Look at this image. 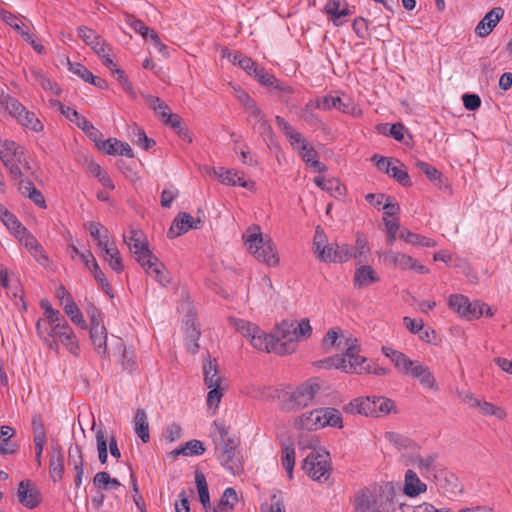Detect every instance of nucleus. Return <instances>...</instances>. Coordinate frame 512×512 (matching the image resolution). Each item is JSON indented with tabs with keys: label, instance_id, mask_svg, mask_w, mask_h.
Masks as SVG:
<instances>
[{
	"label": "nucleus",
	"instance_id": "obj_44",
	"mask_svg": "<svg viewBox=\"0 0 512 512\" xmlns=\"http://www.w3.org/2000/svg\"><path fill=\"white\" fill-rule=\"evenodd\" d=\"M327 244V237L326 234L321 226H317L315 229L314 237H313V245L312 250L314 255L317 257V259H320V253L322 250L326 252V249L328 248Z\"/></svg>",
	"mask_w": 512,
	"mask_h": 512
},
{
	"label": "nucleus",
	"instance_id": "obj_16",
	"mask_svg": "<svg viewBox=\"0 0 512 512\" xmlns=\"http://www.w3.org/2000/svg\"><path fill=\"white\" fill-rule=\"evenodd\" d=\"M380 281V276L370 265H360L356 268L353 285L356 289L366 288Z\"/></svg>",
	"mask_w": 512,
	"mask_h": 512
},
{
	"label": "nucleus",
	"instance_id": "obj_49",
	"mask_svg": "<svg viewBox=\"0 0 512 512\" xmlns=\"http://www.w3.org/2000/svg\"><path fill=\"white\" fill-rule=\"evenodd\" d=\"M476 408L485 416H495L501 420L507 416V413L501 407L487 401L480 400Z\"/></svg>",
	"mask_w": 512,
	"mask_h": 512
},
{
	"label": "nucleus",
	"instance_id": "obj_1",
	"mask_svg": "<svg viewBox=\"0 0 512 512\" xmlns=\"http://www.w3.org/2000/svg\"><path fill=\"white\" fill-rule=\"evenodd\" d=\"M396 491L392 483L374 489H362L354 497V512H390L395 510Z\"/></svg>",
	"mask_w": 512,
	"mask_h": 512
},
{
	"label": "nucleus",
	"instance_id": "obj_37",
	"mask_svg": "<svg viewBox=\"0 0 512 512\" xmlns=\"http://www.w3.org/2000/svg\"><path fill=\"white\" fill-rule=\"evenodd\" d=\"M373 400L375 401V416L380 417L384 415H388L389 413H396V405L395 402L384 396H373Z\"/></svg>",
	"mask_w": 512,
	"mask_h": 512
},
{
	"label": "nucleus",
	"instance_id": "obj_55",
	"mask_svg": "<svg viewBox=\"0 0 512 512\" xmlns=\"http://www.w3.org/2000/svg\"><path fill=\"white\" fill-rule=\"evenodd\" d=\"M385 438L398 449H409L414 445L411 439L396 432H386Z\"/></svg>",
	"mask_w": 512,
	"mask_h": 512
},
{
	"label": "nucleus",
	"instance_id": "obj_57",
	"mask_svg": "<svg viewBox=\"0 0 512 512\" xmlns=\"http://www.w3.org/2000/svg\"><path fill=\"white\" fill-rule=\"evenodd\" d=\"M0 17L7 25L12 27L19 34L20 31L24 30L27 27L17 15H14L9 11L1 10Z\"/></svg>",
	"mask_w": 512,
	"mask_h": 512
},
{
	"label": "nucleus",
	"instance_id": "obj_50",
	"mask_svg": "<svg viewBox=\"0 0 512 512\" xmlns=\"http://www.w3.org/2000/svg\"><path fill=\"white\" fill-rule=\"evenodd\" d=\"M407 364L401 366L398 370L405 375H409L415 379H417L423 372L427 366L423 365L419 361H413L407 357Z\"/></svg>",
	"mask_w": 512,
	"mask_h": 512
},
{
	"label": "nucleus",
	"instance_id": "obj_28",
	"mask_svg": "<svg viewBox=\"0 0 512 512\" xmlns=\"http://www.w3.org/2000/svg\"><path fill=\"white\" fill-rule=\"evenodd\" d=\"M238 503L236 490L232 487L226 488L218 504L213 507V512H232Z\"/></svg>",
	"mask_w": 512,
	"mask_h": 512
},
{
	"label": "nucleus",
	"instance_id": "obj_46",
	"mask_svg": "<svg viewBox=\"0 0 512 512\" xmlns=\"http://www.w3.org/2000/svg\"><path fill=\"white\" fill-rule=\"evenodd\" d=\"M230 323L239 331L244 337L251 339L254 333H258V326L243 319L230 318Z\"/></svg>",
	"mask_w": 512,
	"mask_h": 512
},
{
	"label": "nucleus",
	"instance_id": "obj_62",
	"mask_svg": "<svg viewBox=\"0 0 512 512\" xmlns=\"http://www.w3.org/2000/svg\"><path fill=\"white\" fill-rule=\"evenodd\" d=\"M484 306H485V303H482L480 301L470 302L468 300L464 318H466L468 320L478 319L479 317H481L484 314Z\"/></svg>",
	"mask_w": 512,
	"mask_h": 512
},
{
	"label": "nucleus",
	"instance_id": "obj_60",
	"mask_svg": "<svg viewBox=\"0 0 512 512\" xmlns=\"http://www.w3.org/2000/svg\"><path fill=\"white\" fill-rule=\"evenodd\" d=\"M382 352L386 357L390 358L397 369L408 363L407 356L404 353L394 350L391 347L383 346Z\"/></svg>",
	"mask_w": 512,
	"mask_h": 512
},
{
	"label": "nucleus",
	"instance_id": "obj_45",
	"mask_svg": "<svg viewBox=\"0 0 512 512\" xmlns=\"http://www.w3.org/2000/svg\"><path fill=\"white\" fill-rule=\"evenodd\" d=\"M282 465L287 472L289 479L293 477V469L295 465V449L293 445H285L282 448Z\"/></svg>",
	"mask_w": 512,
	"mask_h": 512
},
{
	"label": "nucleus",
	"instance_id": "obj_54",
	"mask_svg": "<svg viewBox=\"0 0 512 512\" xmlns=\"http://www.w3.org/2000/svg\"><path fill=\"white\" fill-rule=\"evenodd\" d=\"M104 259L116 273H121L124 270L123 260L117 247H111L109 254H106Z\"/></svg>",
	"mask_w": 512,
	"mask_h": 512
},
{
	"label": "nucleus",
	"instance_id": "obj_8",
	"mask_svg": "<svg viewBox=\"0 0 512 512\" xmlns=\"http://www.w3.org/2000/svg\"><path fill=\"white\" fill-rule=\"evenodd\" d=\"M348 339L345 340L343 346H347L345 353H343V357L346 358V362L343 363L342 371L345 373H356L362 374L365 372L366 365L369 364L366 357L358 354L359 347L357 345V340L354 339L351 344L348 343Z\"/></svg>",
	"mask_w": 512,
	"mask_h": 512
},
{
	"label": "nucleus",
	"instance_id": "obj_32",
	"mask_svg": "<svg viewBox=\"0 0 512 512\" xmlns=\"http://www.w3.org/2000/svg\"><path fill=\"white\" fill-rule=\"evenodd\" d=\"M311 101L314 103L317 109L329 110L331 108H336L344 113L351 112V109H349L348 105H343V107H340V104H342V98L340 97L324 96L322 98H317Z\"/></svg>",
	"mask_w": 512,
	"mask_h": 512
},
{
	"label": "nucleus",
	"instance_id": "obj_20",
	"mask_svg": "<svg viewBox=\"0 0 512 512\" xmlns=\"http://www.w3.org/2000/svg\"><path fill=\"white\" fill-rule=\"evenodd\" d=\"M78 36L89 45L95 53L99 56L102 52L108 49L105 41L101 40L100 36L92 29L86 26H79L77 29Z\"/></svg>",
	"mask_w": 512,
	"mask_h": 512
},
{
	"label": "nucleus",
	"instance_id": "obj_30",
	"mask_svg": "<svg viewBox=\"0 0 512 512\" xmlns=\"http://www.w3.org/2000/svg\"><path fill=\"white\" fill-rule=\"evenodd\" d=\"M134 430L138 437L147 443L150 440L148 417L143 409H137L134 416Z\"/></svg>",
	"mask_w": 512,
	"mask_h": 512
},
{
	"label": "nucleus",
	"instance_id": "obj_59",
	"mask_svg": "<svg viewBox=\"0 0 512 512\" xmlns=\"http://www.w3.org/2000/svg\"><path fill=\"white\" fill-rule=\"evenodd\" d=\"M1 221L6 228L15 235V237L18 234L24 233L25 226H23L17 217L11 212L5 214V217Z\"/></svg>",
	"mask_w": 512,
	"mask_h": 512
},
{
	"label": "nucleus",
	"instance_id": "obj_24",
	"mask_svg": "<svg viewBox=\"0 0 512 512\" xmlns=\"http://www.w3.org/2000/svg\"><path fill=\"white\" fill-rule=\"evenodd\" d=\"M90 338L98 354L107 356V330L103 322L90 325Z\"/></svg>",
	"mask_w": 512,
	"mask_h": 512
},
{
	"label": "nucleus",
	"instance_id": "obj_43",
	"mask_svg": "<svg viewBox=\"0 0 512 512\" xmlns=\"http://www.w3.org/2000/svg\"><path fill=\"white\" fill-rule=\"evenodd\" d=\"M321 417L323 418V427L331 426L342 428V416L340 411L336 408H323Z\"/></svg>",
	"mask_w": 512,
	"mask_h": 512
},
{
	"label": "nucleus",
	"instance_id": "obj_47",
	"mask_svg": "<svg viewBox=\"0 0 512 512\" xmlns=\"http://www.w3.org/2000/svg\"><path fill=\"white\" fill-rule=\"evenodd\" d=\"M314 182L318 188L326 192H340L342 189V183L337 178L327 179L326 177L319 175L315 177Z\"/></svg>",
	"mask_w": 512,
	"mask_h": 512
},
{
	"label": "nucleus",
	"instance_id": "obj_56",
	"mask_svg": "<svg viewBox=\"0 0 512 512\" xmlns=\"http://www.w3.org/2000/svg\"><path fill=\"white\" fill-rule=\"evenodd\" d=\"M57 338L61 341V343H63L67 347V349L72 354L77 355L79 345L73 330H69L67 332H60V334L56 336V339Z\"/></svg>",
	"mask_w": 512,
	"mask_h": 512
},
{
	"label": "nucleus",
	"instance_id": "obj_2",
	"mask_svg": "<svg viewBox=\"0 0 512 512\" xmlns=\"http://www.w3.org/2000/svg\"><path fill=\"white\" fill-rule=\"evenodd\" d=\"M243 238H245L248 250L258 261L268 266L278 265L279 258L275 245L269 237L263 236L258 225L250 226L243 235Z\"/></svg>",
	"mask_w": 512,
	"mask_h": 512
},
{
	"label": "nucleus",
	"instance_id": "obj_52",
	"mask_svg": "<svg viewBox=\"0 0 512 512\" xmlns=\"http://www.w3.org/2000/svg\"><path fill=\"white\" fill-rule=\"evenodd\" d=\"M468 297L461 294H453L449 297L448 305L451 310L456 312L461 317L465 316L466 305Z\"/></svg>",
	"mask_w": 512,
	"mask_h": 512
},
{
	"label": "nucleus",
	"instance_id": "obj_34",
	"mask_svg": "<svg viewBox=\"0 0 512 512\" xmlns=\"http://www.w3.org/2000/svg\"><path fill=\"white\" fill-rule=\"evenodd\" d=\"M399 237L401 239H403L404 241H406L407 243H410V244L416 245V246H423V247L436 246V242L433 239L427 238L420 234L412 233L407 229H402Z\"/></svg>",
	"mask_w": 512,
	"mask_h": 512
},
{
	"label": "nucleus",
	"instance_id": "obj_63",
	"mask_svg": "<svg viewBox=\"0 0 512 512\" xmlns=\"http://www.w3.org/2000/svg\"><path fill=\"white\" fill-rule=\"evenodd\" d=\"M6 110L18 120L27 109L17 99L6 96Z\"/></svg>",
	"mask_w": 512,
	"mask_h": 512
},
{
	"label": "nucleus",
	"instance_id": "obj_10",
	"mask_svg": "<svg viewBox=\"0 0 512 512\" xmlns=\"http://www.w3.org/2000/svg\"><path fill=\"white\" fill-rule=\"evenodd\" d=\"M17 496L19 502L28 509L36 508L42 500L41 492L30 480L20 481Z\"/></svg>",
	"mask_w": 512,
	"mask_h": 512
},
{
	"label": "nucleus",
	"instance_id": "obj_40",
	"mask_svg": "<svg viewBox=\"0 0 512 512\" xmlns=\"http://www.w3.org/2000/svg\"><path fill=\"white\" fill-rule=\"evenodd\" d=\"M388 175L393 177L406 188L411 186V180L405 166L397 159L395 160L394 165L390 168Z\"/></svg>",
	"mask_w": 512,
	"mask_h": 512
},
{
	"label": "nucleus",
	"instance_id": "obj_36",
	"mask_svg": "<svg viewBox=\"0 0 512 512\" xmlns=\"http://www.w3.org/2000/svg\"><path fill=\"white\" fill-rule=\"evenodd\" d=\"M64 311L74 324L81 328H86V321L84 320L83 314L72 297L67 298V302L64 304Z\"/></svg>",
	"mask_w": 512,
	"mask_h": 512
},
{
	"label": "nucleus",
	"instance_id": "obj_53",
	"mask_svg": "<svg viewBox=\"0 0 512 512\" xmlns=\"http://www.w3.org/2000/svg\"><path fill=\"white\" fill-rule=\"evenodd\" d=\"M195 483L200 502L208 503V499L210 498L208 484L205 475L200 470L195 471Z\"/></svg>",
	"mask_w": 512,
	"mask_h": 512
},
{
	"label": "nucleus",
	"instance_id": "obj_14",
	"mask_svg": "<svg viewBox=\"0 0 512 512\" xmlns=\"http://www.w3.org/2000/svg\"><path fill=\"white\" fill-rule=\"evenodd\" d=\"M504 16V9L494 7L479 21L475 27V34L481 38L487 37Z\"/></svg>",
	"mask_w": 512,
	"mask_h": 512
},
{
	"label": "nucleus",
	"instance_id": "obj_26",
	"mask_svg": "<svg viewBox=\"0 0 512 512\" xmlns=\"http://www.w3.org/2000/svg\"><path fill=\"white\" fill-rule=\"evenodd\" d=\"M426 489L427 485L419 479L416 472L410 469L406 471L403 488L405 495L409 497H416L425 492Z\"/></svg>",
	"mask_w": 512,
	"mask_h": 512
},
{
	"label": "nucleus",
	"instance_id": "obj_64",
	"mask_svg": "<svg viewBox=\"0 0 512 512\" xmlns=\"http://www.w3.org/2000/svg\"><path fill=\"white\" fill-rule=\"evenodd\" d=\"M132 133L135 137H137L135 143L142 147L144 150H148L152 145H155V141L148 138L145 131L140 127L134 125L132 127Z\"/></svg>",
	"mask_w": 512,
	"mask_h": 512
},
{
	"label": "nucleus",
	"instance_id": "obj_48",
	"mask_svg": "<svg viewBox=\"0 0 512 512\" xmlns=\"http://www.w3.org/2000/svg\"><path fill=\"white\" fill-rule=\"evenodd\" d=\"M297 150L303 161L320 169L321 163L317 160V152L308 142L301 147H297Z\"/></svg>",
	"mask_w": 512,
	"mask_h": 512
},
{
	"label": "nucleus",
	"instance_id": "obj_35",
	"mask_svg": "<svg viewBox=\"0 0 512 512\" xmlns=\"http://www.w3.org/2000/svg\"><path fill=\"white\" fill-rule=\"evenodd\" d=\"M91 273L93 274V277L95 281L97 282L98 286L111 298H113V290L110 286L105 274L99 267L95 257H92V268H90Z\"/></svg>",
	"mask_w": 512,
	"mask_h": 512
},
{
	"label": "nucleus",
	"instance_id": "obj_38",
	"mask_svg": "<svg viewBox=\"0 0 512 512\" xmlns=\"http://www.w3.org/2000/svg\"><path fill=\"white\" fill-rule=\"evenodd\" d=\"M17 122L25 129L34 132H41L44 128L40 119L34 112L26 110L24 114L17 120Z\"/></svg>",
	"mask_w": 512,
	"mask_h": 512
},
{
	"label": "nucleus",
	"instance_id": "obj_27",
	"mask_svg": "<svg viewBox=\"0 0 512 512\" xmlns=\"http://www.w3.org/2000/svg\"><path fill=\"white\" fill-rule=\"evenodd\" d=\"M203 372L204 382L207 387L219 386L221 384V377L219 376L216 359H212L210 356H208L203 364Z\"/></svg>",
	"mask_w": 512,
	"mask_h": 512
},
{
	"label": "nucleus",
	"instance_id": "obj_23",
	"mask_svg": "<svg viewBox=\"0 0 512 512\" xmlns=\"http://www.w3.org/2000/svg\"><path fill=\"white\" fill-rule=\"evenodd\" d=\"M275 122L277 127L283 132V134L288 138L291 146L297 150V147L303 146L308 141L304 138V136L295 130V128L290 125L283 117L276 116Z\"/></svg>",
	"mask_w": 512,
	"mask_h": 512
},
{
	"label": "nucleus",
	"instance_id": "obj_41",
	"mask_svg": "<svg viewBox=\"0 0 512 512\" xmlns=\"http://www.w3.org/2000/svg\"><path fill=\"white\" fill-rule=\"evenodd\" d=\"M343 2L344 0H328L325 5V11L332 17L335 25H340V23H337L336 21L349 14V10L347 8H341Z\"/></svg>",
	"mask_w": 512,
	"mask_h": 512
},
{
	"label": "nucleus",
	"instance_id": "obj_13",
	"mask_svg": "<svg viewBox=\"0 0 512 512\" xmlns=\"http://www.w3.org/2000/svg\"><path fill=\"white\" fill-rule=\"evenodd\" d=\"M200 223V219L194 220V218L189 213L180 212L173 220L172 225L167 232V236L170 239L176 238L183 233H186L191 228L198 229V224Z\"/></svg>",
	"mask_w": 512,
	"mask_h": 512
},
{
	"label": "nucleus",
	"instance_id": "obj_21",
	"mask_svg": "<svg viewBox=\"0 0 512 512\" xmlns=\"http://www.w3.org/2000/svg\"><path fill=\"white\" fill-rule=\"evenodd\" d=\"M323 408L315 409L309 413L301 415L296 421L295 426L298 429L314 431L323 428V418L321 417Z\"/></svg>",
	"mask_w": 512,
	"mask_h": 512
},
{
	"label": "nucleus",
	"instance_id": "obj_31",
	"mask_svg": "<svg viewBox=\"0 0 512 512\" xmlns=\"http://www.w3.org/2000/svg\"><path fill=\"white\" fill-rule=\"evenodd\" d=\"M314 109H317V107L314 105V103L310 100L308 101L305 106L300 110L299 117L304 122H306L309 126L315 128V129H324V123L320 119V117L314 113Z\"/></svg>",
	"mask_w": 512,
	"mask_h": 512
},
{
	"label": "nucleus",
	"instance_id": "obj_33",
	"mask_svg": "<svg viewBox=\"0 0 512 512\" xmlns=\"http://www.w3.org/2000/svg\"><path fill=\"white\" fill-rule=\"evenodd\" d=\"M384 260L404 270L410 269L414 264V259L411 256L392 250L385 252Z\"/></svg>",
	"mask_w": 512,
	"mask_h": 512
},
{
	"label": "nucleus",
	"instance_id": "obj_9",
	"mask_svg": "<svg viewBox=\"0 0 512 512\" xmlns=\"http://www.w3.org/2000/svg\"><path fill=\"white\" fill-rule=\"evenodd\" d=\"M247 114V120L252 125L254 131H256L269 146L275 144L274 132L261 109L256 106L247 112Z\"/></svg>",
	"mask_w": 512,
	"mask_h": 512
},
{
	"label": "nucleus",
	"instance_id": "obj_12",
	"mask_svg": "<svg viewBox=\"0 0 512 512\" xmlns=\"http://www.w3.org/2000/svg\"><path fill=\"white\" fill-rule=\"evenodd\" d=\"M352 259V246L348 244H329L326 252L322 250L319 261L324 263H344Z\"/></svg>",
	"mask_w": 512,
	"mask_h": 512
},
{
	"label": "nucleus",
	"instance_id": "obj_25",
	"mask_svg": "<svg viewBox=\"0 0 512 512\" xmlns=\"http://www.w3.org/2000/svg\"><path fill=\"white\" fill-rule=\"evenodd\" d=\"M68 463L72 464L76 472L74 483L76 488L82 484V477L84 474L82 448L78 444L70 446L68 450Z\"/></svg>",
	"mask_w": 512,
	"mask_h": 512
},
{
	"label": "nucleus",
	"instance_id": "obj_3",
	"mask_svg": "<svg viewBox=\"0 0 512 512\" xmlns=\"http://www.w3.org/2000/svg\"><path fill=\"white\" fill-rule=\"evenodd\" d=\"M321 385L316 381H307L293 391H281L278 395L280 409L293 412L310 405L320 392Z\"/></svg>",
	"mask_w": 512,
	"mask_h": 512
},
{
	"label": "nucleus",
	"instance_id": "obj_51",
	"mask_svg": "<svg viewBox=\"0 0 512 512\" xmlns=\"http://www.w3.org/2000/svg\"><path fill=\"white\" fill-rule=\"evenodd\" d=\"M60 111L69 121L75 123L81 130L85 128L89 122L84 116L69 106L61 105Z\"/></svg>",
	"mask_w": 512,
	"mask_h": 512
},
{
	"label": "nucleus",
	"instance_id": "obj_6",
	"mask_svg": "<svg viewBox=\"0 0 512 512\" xmlns=\"http://www.w3.org/2000/svg\"><path fill=\"white\" fill-rule=\"evenodd\" d=\"M296 321L283 320L276 328L275 336L276 348H272L274 353L279 355L289 354L295 351L296 343Z\"/></svg>",
	"mask_w": 512,
	"mask_h": 512
},
{
	"label": "nucleus",
	"instance_id": "obj_18",
	"mask_svg": "<svg viewBox=\"0 0 512 512\" xmlns=\"http://www.w3.org/2000/svg\"><path fill=\"white\" fill-rule=\"evenodd\" d=\"M218 460L233 475H240L244 471L242 457L238 450L221 451Z\"/></svg>",
	"mask_w": 512,
	"mask_h": 512
},
{
	"label": "nucleus",
	"instance_id": "obj_4",
	"mask_svg": "<svg viewBox=\"0 0 512 512\" xmlns=\"http://www.w3.org/2000/svg\"><path fill=\"white\" fill-rule=\"evenodd\" d=\"M302 469L314 481H327L332 471L329 453L324 449H313L303 460Z\"/></svg>",
	"mask_w": 512,
	"mask_h": 512
},
{
	"label": "nucleus",
	"instance_id": "obj_15",
	"mask_svg": "<svg viewBox=\"0 0 512 512\" xmlns=\"http://www.w3.org/2000/svg\"><path fill=\"white\" fill-rule=\"evenodd\" d=\"M345 413L360 414L366 417L375 416V401L373 396L358 397L350 401L343 407Z\"/></svg>",
	"mask_w": 512,
	"mask_h": 512
},
{
	"label": "nucleus",
	"instance_id": "obj_22",
	"mask_svg": "<svg viewBox=\"0 0 512 512\" xmlns=\"http://www.w3.org/2000/svg\"><path fill=\"white\" fill-rule=\"evenodd\" d=\"M16 238L33 253L34 257L41 265L45 266L47 264L48 257L45 255L37 239L26 228L24 233L18 234Z\"/></svg>",
	"mask_w": 512,
	"mask_h": 512
},
{
	"label": "nucleus",
	"instance_id": "obj_7",
	"mask_svg": "<svg viewBox=\"0 0 512 512\" xmlns=\"http://www.w3.org/2000/svg\"><path fill=\"white\" fill-rule=\"evenodd\" d=\"M123 240L138 263H142L148 257L150 259L154 258V254L149 249L148 242L145 240L142 231L131 228L129 235H123Z\"/></svg>",
	"mask_w": 512,
	"mask_h": 512
},
{
	"label": "nucleus",
	"instance_id": "obj_61",
	"mask_svg": "<svg viewBox=\"0 0 512 512\" xmlns=\"http://www.w3.org/2000/svg\"><path fill=\"white\" fill-rule=\"evenodd\" d=\"M96 444H97L99 461L101 464H105L107 462V458H108L107 439H106V437L104 435V431L102 429H99L96 432Z\"/></svg>",
	"mask_w": 512,
	"mask_h": 512
},
{
	"label": "nucleus",
	"instance_id": "obj_58",
	"mask_svg": "<svg viewBox=\"0 0 512 512\" xmlns=\"http://www.w3.org/2000/svg\"><path fill=\"white\" fill-rule=\"evenodd\" d=\"M126 23L145 39L151 36V31H154L133 15L126 16Z\"/></svg>",
	"mask_w": 512,
	"mask_h": 512
},
{
	"label": "nucleus",
	"instance_id": "obj_19",
	"mask_svg": "<svg viewBox=\"0 0 512 512\" xmlns=\"http://www.w3.org/2000/svg\"><path fill=\"white\" fill-rule=\"evenodd\" d=\"M139 264L145 269L147 274L153 276L154 279L161 285L166 286L168 283H170V279L167 275L164 265L155 255L153 259L148 257Z\"/></svg>",
	"mask_w": 512,
	"mask_h": 512
},
{
	"label": "nucleus",
	"instance_id": "obj_17",
	"mask_svg": "<svg viewBox=\"0 0 512 512\" xmlns=\"http://www.w3.org/2000/svg\"><path fill=\"white\" fill-rule=\"evenodd\" d=\"M49 473L53 482H58L64 475V453L58 444L51 446Z\"/></svg>",
	"mask_w": 512,
	"mask_h": 512
},
{
	"label": "nucleus",
	"instance_id": "obj_29",
	"mask_svg": "<svg viewBox=\"0 0 512 512\" xmlns=\"http://www.w3.org/2000/svg\"><path fill=\"white\" fill-rule=\"evenodd\" d=\"M251 345L259 350H265L267 352H273L272 348H276V340L273 334H265L258 328V333H254L250 339Z\"/></svg>",
	"mask_w": 512,
	"mask_h": 512
},
{
	"label": "nucleus",
	"instance_id": "obj_39",
	"mask_svg": "<svg viewBox=\"0 0 512 512\" xmlns=\"http://www.w3.org/2000/svg\"><path fill=\"white\" fill-rule=\"evenodd\" d=\"M200 331L198 327L196 326L195 322L192 321L189 325V322H187V328H186V345L189 352L192 354H195L199 350V344L198 340L200 338Z\"/></svg>",
	"mask_w": 512,
	"mask_h": 512
},
{
	"label": "nucleus",
	"instance_id": "obj_11",
	"mask_svg": "<svg viewBox=\"0 0 512 512\" xmlns=\"http://www.w3.org/2000/svg\"><path fill=\"white\" fill-rule=\"evenodd\" d=\"M214 174L223 184L229 186H239L248 190L255 189V182L249 179H245L244 173L218 167L214 169Z\"/></svg>",
	"mask_w": 512,
	"mask_h": 512
},
{
	"label": "nucleus",
	"instance_id": "obj_42",
	"mask_svg": "<svg viewBox=\"0 0 512 512\" xmlns=\"http://www.w3.org/2000/svg\"><path fill=\"white\" fill-rule=\"evenodd\" d=\"M370 253V247L366 237L360 233L356 234L355 246H352V258L358 259L359 262Z\"/></svg>",
	"mask_w": 512,
	"mask_h": 512
},
{
	"label": "nucleus",
	"instance_id": "obj_5",
	"mask_svg": "<svg viewBox=\"0 0 512 512\" xmlns=\"http://www.w3.org/2000/svg\"><path fill=\"white\" fill-rule=\"evenodd\" d=\"M0 160L12 177L20 178V165H23L27 170L31 169L25 158L24 148L13 140L0 141Z\"/></svg>",
	"mask_w": 512,
	"mask_h": 512
}]
</instances>
